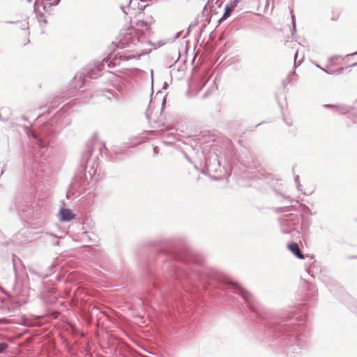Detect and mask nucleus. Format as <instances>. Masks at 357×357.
<instances>
[{
    "label": "nucleus",
    "instance_id": "nucleus-1",
    "mask_svg": "<svg viewBox=\"0 0 357 357\" xmlns=\"http://www.w3.org/2000/svg\"><path fill=\"white\" fill-rule=\"evenodd\" d=\"M157 263H162L163 276L151 275L153 289L149 294L156 301L164 302L168 308L170 304L174 308L173 301L178 307V304H181L182 291L189 292L191 288L196 289L199 282L204 288L212 286L241 296L249 309L264 322L274 340L287 344L289 351L298 353L307 345L306 337L301 333L304 317H294L289 313L274 314L240 284L206 266L202 257L190 252L181 253L174 242L169 240L166 247L160 250Z\"/></svg>",
    "mask_w": 357,
    "mask_h": 357
},
{
    "label": "nucleus",
    "instance_id": "nucleus-2",
    "mask_svg": "<svg viewBox=\"0 0 357 357\" xmlns=\"http://www.w3.org/2000/svg\"><path fill=\"white\" fill-rule=\"evenodd\" d=\"M144 33H140L131 29L129 31L121 33L118 43L113 42L110 45L111 52L101 62L94 63V69L100 71L103 69L105 63H107L108 67H114L121 64V61H129L132 59H139L141 55L127 54L124 52L116 53L115 49H123L130 47L132 45H136L144 39Z\"/></svg>",
    "mask_w": 357,
    "mask_h": 357
},
{
    "label": "nucleus",
    "instance_id": "nucleus-3",
    "mask_svg": "<svg viewBox=\"0 0 357 357\" xmlns=\"http://www.w3.org/2000/svg\"><path fill=\"white\" fill-rule=\"evenodd\" d=\"M222 147L220 149H215L213 152L206 158L205 169L202 172L215 181L220 180L225 173V167H221L220 158L222 155L226 158L227 153L225 151L222 153Z\"/></svg>",
    "mask_w": 357,
    "mask_h": 357
},
{
    "label": "nucleus",
    "instance_id": "nucleus-4",
    "mask_svg": "<svg viewBox=\"0 0 357 357\" xmlns=\"http://www.w3.org/2000/svg\"><path fill=\"white\" fill-rule=\"evenodd\" d=\"M27 135L33 139V143L40 148H45L50 145L52 135L49 126H45L38 130H29Z\"/></svg>",
    "mask_w": 357,
    "mask_h": 357
},
{
    "label": "nucleus",
    "instance_id": "nucleus-5",
    "mask_svg": "<svg viewBox=\"0 0 357 357\" xmlns=\"http://www.w3.org/2000/svg\"><path fill=\"white\" fill-rule=\"evenodd\" d=\"M281 231L283 234H288L295 229L294 227L299 223L298 215L289 213L279 218Z\"/></svg>",
    "mask_w": 357,
    "mask_h": 357
},
{
    "label": "nucleus",
    "instance_id": "nucleus-6",
    "mask_svg": "<svg viewBox=\"0 0 357 357\" xmlns=\"http://www.w3.org/2000/svg\"><path fill=\"white\" fill-rule=\"evenodd\" d=\"M47 160L46 155H42L40 152H38L33 155H29L26 161V165L31 169L33 172L42 171V168L45 165Z\"/></svg>",
    "mask_w": 357,
    "mask_h": 357
},
{
    "label": "nucleus",
    "instance_id": "nucleus-7",
    "mask_svg": "<svg viewBox=\"0 0 357 357\" xmlns=\"http://www.w3.org/2000/svg\"><path fill=\"white\" fill-rule=\"evenodd\" d=\"M242 1L243 0H231L229 3H227L225 7V11L222 17L218 20V22L220 24L229 18L231 13L235 10L238 5L242 2Z\"/></svg>",
    "mask_w": 357,
    "mask_h": 357
},
{
    "label": "nucleus",
    "instance_id": "nucleus-8",
    "mask_svg": "<svg viewBox=\"0 0 357 357\" xmlns=\"http://www.w3.org/2000/svg\"><path fill=\"white\" fill-rule=\"evenodd\" d=\"M86 73L84 72H78L75 74L71 82V86L77 89H81L86 81Z\"/></svg>",
    "mask_w": 357,
    "mask_h": 357
},
{
    "label": "nucleus",
    "instance_id": "nucleus-9",
    "mask_svg": "<svg viewBox=\"0 0 357 357\" xmlns=\"http://www.w3.org/2000/svg\"><path fill=\"white\" fill-rule=\"evenodd\" d=\"M323 107L324 108L333 109L334 111L339 114H350L351 110L353 109V107L345 105H335L331 104H326L324 105Z\"/></svg>",
    "mask_w": 357,
    "mask_h": 357
},
{
    "label": "nucleus",
    "instance_id": "nucleus-10",
    "mask_svg": "<svg viewBox=\"0 0 357 357\" xmlns=\"http://www.w3.org/2000/svg\"><path fill=\"white\" fill-rule=\"evenodd\" d=\"M287 248L291 251L297 258L303 259L305 258L304 255L300 249V247L297 243L291 242L287 245Z\"/></svg>",
    "mask_w": 357,
    "mask_h": 357
},
{
    "label": "nucleus",
    "instance_id": "nucleus-11",
    "mask_svg": "<svg viewBox=\"0 0 357 357\" xmlns=\"http://www.w3.org/2000/svg\"><path fill=\"white\" fill-rule=\"evenodd\" d=\"M60 220L62 222H68L74 218V214L69 208H61L59 211Z\"/></svg>",
    "mask_w": 357,
    "mask_h": 357
},
{
    "label": "nucleus",
    "instance_id": "nucleus-12",
    "mask_svg": "<svg viewBox=\"0 0 357 357\" xmlns=\"http://www.w3.org/2000/svg\"><path fill=\"white\" fill-rule=\"evenodd\" d=\"M99 314H102V311L100 310L99 307L96 305H93L91 303V324H92L93 320V316L96 317V320L98 321L100 317H98Z\"/></svg>",
    "mask_w": 357,
    "mask_h": 357
},
{
    "label": "nucleus",
    "instance_id": "nucleus-13",
    "mask_svg": "<svg viewBox=\"0 0 357 357\" xmlns=\"http://www.w3.org/2000/svg\"><path fill=\"white\" fill-rule=\"evenodd\" d=\"M135 3H137V8L141 11L144 10L146 8V7L148 6V5L141 4L139 2L137 1V0H135V1H134V0H130L129 4L128 5V8L135 9L133 6H135Z\"/></svg>",
    "mask_w": 357,
    "mask_h": 357
},
{
    "label": "nucleus",
    "instance_id": "nucleus-14",
    "mask_svg": "<svg viewBox=\"0 0 357 357\" xmlns=\"http://www.w3.org/2000/svg\"><path fill=\"white\" fill-rule=\"evenodd\" d=\"M88 151H89L88 148L86 147V151L82 155V160H83L84 165H81L82 171H85L86 170V167H87V163H88V162L89 160V155L87 153Z\"/></svg>",
    "mask_w": 357,
    "mask_h": 357
},
{
    "label": "nucleus",
    "instance_id": "nucleus-15",
    "mask_svg": "<svg viewBox=\"0 0 357 357\" xmlns=\"http://www.w3.org/2000/svg\"><path fill=\"white\" fill-rule=\"evenodd\" d=\"M41 298L43 300V301L47 304H52L55 302L56 298L54 297H48L46 294H43L41 296Z\"/></svg>",
    "mask_w": 357,
    "mask_h": 357
},
{
    "label": "nucleus",
    "instance_id": "nucleus-16",
    "mask_svg": "<svg viewBox=\"0 0 357 357\" xmlns=\"http://www.w3.org/2000/svg\"><path fill=\"white\" fill-rule=\"evenodd\" d=\"M137 25L141 28H144L146 30H149L150 29V24L144 20H139L137 22Z\"/></svg>",
    "mask_w": 357,
    "mask_h": 357
},
{
    "label": "nucleus",
    "instance_id": "nucleus-17",
    "mask_svg": "<svg viewBox=\"0 0 357 357\" xmlns=\"http://www.w3.org/2000/svg\"><path fill=\"white\" fill-rule=\"evenodd\" d=\"M298 52L297 51L294 55V67L295 68H296L297 66H299L302 63L304 56H303L302 58L298 61Z\"/></svg>",
    "mask_w": 357,
    "mask_h": 357
},
{
    "label": "nucleus",
    "instance_id": "nucleus-18",
    "mask_svg": "<svg viewBox=\"0 0 357 357\" xmlns=\"http://www.w3.org/2000/svg\"><path fill=\"white\" fill-rule=\"evenodd\" d=\"M47 2L45 5L43 6L44 10L46 8V6L48 5L49 7L56 6L59 3L61 0H46Z\"/></svg>",
    "mask_w": 357,
    "mask_h": 357
},
{
    "label": "nucleus",
    "instance_id": "nucleus-19",
    "mask_svg": "<svg viewBox=\"0 0 357 357\" xmlns=\"http://www.w3.org/2000/svg\"><path fill=\"white\" fill-rule=\"evenodd\" d=\"M291 20H292V28L291 29V35L294 36L296 32V18L293 14H291Z\"/></svg>",
    "mask_w": 357,
    "mask_h": 357
},
{
    "label": "nucleus",
    "instance_id": "nucleus-20",
    "mask_svg": "<svg viewBox=\"0 0 357 357\" xmlns=\"http://www.w3.org/2000/svg\"><path fill=\"white\" fill-rule=\"evenodd\" d=\"M292 206L279 207L277 208L276 211L278 213H286L291 211Z\"/></svg>",
    "mask_w": 357,
    "mask_h": 357
},
{
    "label": "nucleus",
    "instance_id": "nucleus-21",
    "mask_svg": "<svg viewBox=\"0 0 357 357\" xmlns=\"http://www.w3.org/2000/svg\"><path fill=\"white\" fill-rule=\"evenodd\" d=\"M321 70L323 71H324L327 74L333 75V74H335H335H340V73H342L343 72V70H344V68H340V69H338L337 70H334V71H328V70H326L324 68H321Z\"/></svg>",
    "mask_w": 357,
    "mask_h": 357
},
{
    "label": "nucleus",
    "instance_id": "nucleus-22",
    "mask_svg": "<svg viewBox=\"0 0 357 357\" xmlns=\"http://www.w3.org/2000/svg\"><path fill=\"white\" fill-rule=\"evenodd\" d=\"M38 20L41 26H45L47 24V20L43 15H38Z\"/></svg>",
    "mask_w": 357,
    "mask_h": 357
},
{
    "label": "nucleus",
    "instance_id": "nucleus-23",
    "mask_svg": "<svg viewBox=\"0 0 357 357\" xmlns=\"http://www.w3.org/2000/svg\"><path fill=\"white\" fill-rule=\"evenodd\" d=\"M8 347V344L6 342H0V354L3 353L7 348Z\"/></svg>",
    "mask_w": 357,
    "mask_h": 357
},
{
    "label": "nucleus",
    "instance_id": "nucleus-24",
    "mask_svg": "<svg viewBox=\"0 0 357 357\" xmlns=\"http://www.w3.org/2000/svg\"><path fill=\"white\" fill-rule=\"evenodd\" d=\"M90 241H91V255L92 252H95L93 247L98 245H97L98 241L96 240H93L91 236Z\"/></svg>",
    "mask_w": 357,
    "mask_h": 357
},
{
    "label": "nucleus",
    "instance_id": "nucleus-25",
    "mask_svg": "<svg viewBox=\"0 0 357 357\" xmlns=\"http://www.w3.org/2000/svg\"><path fill=\"white\" fill-rule=\"evenodd\" d=\"M30 272H31V273L32 275H37V276H38V277H40V278H43V279L46 278L48 276V275H47V274H45V275L40 274V275H39V274H38V273H36V271H33V270H31V271H30Z\"/></svg>",
    "mask_w": 357,
    "mask_h": 357
},
{
    "label": "nucleus",
    "instance_id": "nucleus-26",
    "mask_svg": "<svg viewBox=\"0 0 357 357\" xmlns=\"http://www.w3.org/2000/svg\"><path fill=\"white\" fill-rule=\"evenodd\" d=\"M98 149H99V151H100L101 155H102V153L103 151H105V152H107L108 151L107 149L106 148L105 144L104 143L103 144H100L99 145Z\"/></svg>",
    "mask_w": 357,
    "mask_h": 357
},
{
    "label": "nucleus",
    "instance_id": "nucleus-27",
    "mask_svg": "<svg viewBox=\"0 0 357 357\" xmlns=\"http://www.w3.org/2000/svg\"><path fill=\"white\" fill-rule=\"evenodd\" d=\"M210 4H208V3L206 4L203 9V14H208L210 12Z\"/></svg>",
    "mask_w": 357,
    "mask_h": 357
},
{
    "label": "nucleus",
    "instance_id": "nucleus-28",
    "mask_svg": "<svg viewBox=\"0 0 357 357\" xmlns=\"http://www.w3.org/2000/svg\"><path fill=\"white\" fill-rule=\"evenodd\" d=\"M295 74H296V72H295V71H292V72H291V73H289V75L288 77L287 78L286 81H287V82H290V81H291V80H290V77H291V75H295Z\"/></svg>",
    "mask_w": 357,
    "mask_h": 357
},
{
    "label": "nucleus",
    "instance_id": "nucleus-29",
    "mask_svg": "<svg viewBox=\"0 0 357 357\" xmlns=\"http://www.w3.org/2000/svg\"><path fill=\"white\" fill-rule=\"evenodd\" d=\"M27 25H28V22H23L22 24L21 28L22 29H28V26Z\"/></svg>",
    "mask_w": 357,
    "mask_h": 357
},
{
    "label": "nucleus",
    "instance_id": "nucleus-30",
    "mask_svg": "<svg viewBox=\"0 0 357 357\" xmlns=\"http://www.w3.org/2000/svg\"><path fill=\"white\" fill-rule=\"evenodd\" d=\"M93 70H94L93 69H91V75H90L91 79L97 78V76L94 75Z\"/></svg>",
    "mask_w": 357,
    "mask_h": 357
},
{
    "label": "nucleus",
    "instance_id": "nucleus-31",
    "mask_svg": "<svg viewBox=\"0 0 357 357\" xmlns=\"http://www.w3.org/2000/svg\"><path fill=\"white\" fill-rule=\"evenodd\" d=\"M158 148L157 146L153 147V153L155 155L158 154Z\"/></svg>",
    "mask_w": 357,
    "mask_h": 357
},
{
    "label": "nucleus",
    "instance_id": "nucleus-32",
    "mask_svg": "<svg viewBox=\"0 0 357 357\" xmlns=\"http://www.w3.org/2000/svg\"><path fill=\"white\" fill-rule=\"evenodd\" d=\"M301 206L304 208V210H305L306 211H310V208L306 206L305 204H301Z\"/></svg>",
    "mask_w": 357,
    "mask_h": 357
},
{
    "label": "nucleus",
    "instance_id": "nucleus-33",
    "mask_svg": "<svg viewBox=\"0 0 357 357\" xmlns=\"http://www.w3.org/2000/svg\"><path fill=\"white\" fill-rule=\"evenodd\" d=\"M299 178H299V176H298V175H296V176H295L294 180H295V182H296V183H300Z\"/></svg>",
    "mask_w": 357,
    "mask_h": 357
},
{
    "label": "nucleus",
    "instance_id": "nucleus-34",
    "mask_svg": "<svg viewBox=\"0 0 357 357\" xmlns=\"http://www.w3.org/2000/svg\"><path fill=\"white\" fill-rule=\"evenodd\" d=\"M181 36V31H178L176 33L175 38L177 39V38H180Z\"/></svg>",
    "mask_w": 357,
    "mask_h": 357
},
{
    "label": "nucleus",
    "instance_id": "nucleus-35",
    "mask_svg": "<svg viewBox=\"0 0 357 357\" xmlns=\"http://www.w3.org/2000/svg\"><path fill=\"white\" fill-rule=\"evenodd\" d=\"M284 121L285 123H286L288 126H291V121H287L286 119H284Z\"/></svg>",
    "mask_w": 357,
    "mask_h": 357
},
{
    "label": "nucleus",
    "instance_id": "nucleus-36",
    "mask_svg": "<svg viewBox=\"0 0 357 357\" xmlns=\"http://www.w3.org/2000/svg\"><path fill=\"white\" fill-rule=\"evenodd\" d=\"M15 255H13V264L14 269L15 268V263H16V259H15Z\"/></svg>",
    "mask_w": 357,
    "mask_h": 357
},
{
    "label": "nucleus",
    "instance_id": "nucleus-37",
    "mask_svg": "<svg viewBox=\"0 0 357 357\" xmlns=\"http://www.w3.org/2000/svg\"><path fill=\"white\" fill-rule=\"evenodd\" d=\"M195 26H196V24H195V25H192V24H191V25H190V26H189V28H188V31H187V35H188V34H189V32H190V29H192V27H195Z\"/></svg>",
    "mask_w": 357,
    "mask_h": 357
},
{
    "label": "nucleus",
    "instance_id": "nucleus-38",
    "mask_svg": "<svg viewBox=\"0 0 357 357\" xmlns=\"http://www.w3.org/2000/svg\"><path fill=\"white\" fill-rule=\"evenodd\" d=\"M297 184V189L299 190V191H301L302 190V185L301 183H296Z\"/></svg>",
    "mask_w": 357,
    "mask_h": 357
},
{
    "label": "nucleus",
    "instance_id": "nucleus-39",
    "mask_svg": "<svg viewBox=\"0 0 357 357\" xmlns=\"http://www.w3.org/2000/svg\"><path fill=\"white\" fill-rule=\"evenodd\" d=\"M215 4H216L218 8L221 6V3H219L218 0H216V1H215Z\"/></svg>",
    "mask_w": 357,
    "mask_h": 357
},
{
    "label": "nucleus",
    "instance_id": "nucleus-40",
    "mask_svg": "<svg viewBox=\"0 0 357 357\" xmlns=\"http://www.w3.org/2000/svg\"><path fill=\"white\" fill-rule=\"evenodd\" d=\"M215 1H216V0H208V1L207 3H208V4H210V3H215Z\"/></svg>",
    "mask_w": 357,
    "mask_h": 357
},
{
    "label": "nucleus",
    "instance_id": "nucleus-41",
    "mask_svg": "<svg viewBox=\"0 0 357 357\" xmlns=\"http://www.w3.org/2000/svg\"><path fill=\"white\" fill-rule=\"evenodd\" d=\"M167 86H168L167 83V82H165L164 86H163V89H166L167 88Z\"/></svg>",
    "mask_w": 357,
    "mask_h": 357
},
{
    "label": "nucleus",
    "instance_id": "nucleus-42",
    "mask_svg": "<svg viewBox=\"0 0 357 357\" xmlns=\"http://www.w3.org/2000/svg\"><path fill=\"white\" fill-rule=\"evenodd\" d=\"M97 139V134L96 133H93V139Z\"/></svg>",
    "mask_w": 357,
    "mask_h": 357
},
{
    "label": "nucleus",
    "instance_id": "nucleus-43",
    "mask_svg": "<svg viewBox=\"0 0 357 357\" xmlns=\"http://www.w3.org/2000/svg\"><path fill=\"white\" fill-rule=\"evenodd\" d=\"M165 103H166V98H164L162 100V107L165 105Z\"/></svg>",
    "mask_w": 357,
    "mask_h": 357
},
{
    "label": "nucleus",
    "instance_id": "nucleus-44",
    "mask_svg": "<svg viewBox=\"0 0 357 357\" xmlns=\"http://www.w3.org/2000/svg\"><path fill=\"white\" fill-rule=\"evenodd\" d=\"M121 9L123 10V12L124 13H126V11H125V7H124V6H121Z\"/></svg>",
    "mask_w": 357,
    "mask_h": 357
},
{
    "label": "nucleus",
    "instance_id": "nucleus-45",
    "mask_svg": "<svg viewBox=\"0 0 357 357\" xmlns=\"http://www.w3.org/2000/svg\"><path fill=\"white\" fill-rule=\"evenodd\" d=\"M356 54H357V51L356 52L353 53V54H348L347 56H353V55H356Z\"/></svg>",
    "mask_w": 357,
    "mask_h": 357
},
{
    "label": "nucleus",
    "instance_id": "nucleus-46",
    "mask_svg": "<svg viewBox=\"0 0 357 357\" xmlns=\"http://www.w3.org/2000/svg\"><path fill=\"white\" fill-rule=\"evenodd\" d=\"M3 174V170L0 167V176Z\"/></svg>",
    "mask_w": 357,
    "mask_h": 357
},
{
    "label": "nucleus",
    "instance_id": "nucleus-47",
    "mask_svg": "<svg viewBox=\"0 0 357 357\" xmlns=\"http://www.w3.org/2000/svg\"><path fill=\"white\" fill-rule=\"evenodd\" d=\"M19 211L24 212V211H26V208L24 207H23L22 208L19 209Z\"/></svg>",
    "mask_w": 357,
    "mask_h": 357
},
{
    "label": "nucleus",
    "instance_id": "nucleus-48",
    "mask_svg": "<svg viewBox=\"0 0 357 357\" xmlns=\"http://www.w3.org/2000/svg\"><path fill=\"white\" fill-rule=\"evenodd\" d=\"M24 234H25V231H21L20 233H19L17 236H21V235H22Z\"/></svg>",
    "mask_w": 357,
    "mask_h": 357
},
{
    "label": "nucleus",
    "instance_id": "nucleus-49",
    "mask_svg": "<svg viewBox=\"0 0 357 357\" xmlns=\"http://www.w3.org/2000/svg\"><path fill=\"white\" fill-rule=\"evenodd\" d=\"M39 3L38 1L35 2L34 7L36 8V6H38Z\"/></svg>",
    "mask_w": 357,
    "mask_h": 357
},
{
    "label": "nucleus",
    "instance_id": "nucleus-50",
    "mask_svg": "<svg viewBox=\"0 0 357 357\" xmlns=\"http://www.w3.org/2000/svg\"><path fill=\"white\" fill-rule=\"evenodd\" d=\"M354 312L357 314V305L355 307Z\"/></svg>",
    "mask_w": 357,
    "mask_h": 357
},
{
    "label": "nucleus",
    "instance_id": "nucleus-51",
    "mask_svg": "<svg viewBox=\"0 0 357 357\" xmlns=\"http://www.w3.org/2000/svg\"><path fill=\"white\" fill-rule=\"evenodd\" d=\"M351 66H352V67H353V66H357V62L354 63Z\"/></svg>",
    "mask_w": 357,
    "mask_h": 357
},
{
    "label": "nucleus",
    "instance_id": "nucleus-52",
    "mask_svg": "<svg viewBox=\"0 0 357 357\" xmlns=\"http://www.w3.org/2000/svg\"><path fill=\"white\" fill-rule=\"evenodd\" d=\"M227 144L229 146V149H228V151H229V149H231V147H230V142L227 141Z\"/></svg>",
    "mask_w": 357,
    "mask_h": 357
},
{
    "label": "nucleus",
    "instance_id": "nucleus-53",
    "mask_svg": "<svg viewBox=\"0 0 357 357\" xmlns=\"http://www.w3.org/2000/svg\"><path fill=\"white\" fill-rule=\"evenodd\" d=\"M349 258H351V259H357V256H352V257H350Z\"/></svg>",
    "mask_w": 357,
    "mask_h": 357
},
{
    "label": "nucleus",
    "instance_id": "nucleus-54",
    "mask_svg": "<svg viewBox=\"0 0 357 357\" xmlns=\"http://www.w3.org/2000/svg\"><path fill=\"white\" fill-rule=\"evenodd\" d=\"M54 292H55V291H54V289H51L50 293H51V294H54Z\"/></svg>",
    "mask_w": 357,
    "mask_h": 357
},
{
    "label": "nucleus",
    "instance_id": "nucleus-55",
    "mask_svg": "<svg viewBox=\"0 0 357 357\" xmlns=\"http://www.w3.org/2000/svg\"><path fill=\"white\" fill-rule=\"evenodd\" d=\"M185 158H187V160H188V161H190V158H188V156L187 155H185Z\"/></svg>",
    "mask_w": 357,
    "mask_h": 357
},
{
    "label": "nucleus",
    "instance_id": "nucleus-56",
    "mask_svg": "<svg viewBox=\"0 0 357 357\" xmlns=\"http://www.w3.org/2000/svg\"><path fill=\"white\" fill-rule=\"evenodd\" d=\"M86 347H89V341L87 342L86 343Z\"/></svg>",
    "mask_w": 357,
    "mask_h": 357
},
{
    "label": "nucleus",
    "instance_id": "nucleus-57",
    "mask_svg": "<svg viewBox=\"0 0 357 357\" xmlns=\"http://www.w3.org/2000/svg\"><path fill=\"white\" fill-rule=\"evenodd\" d=\"M96 171H97V168H96V169H94V171H93V174H96Z\"/></svg>",
    "mask_w": 357,
    "mask_h": 357
},
{
    "label": "nucleus",
    "instance_id": "nucleus-58",
    "mask_svg": "<svg viewBox=\"0 0 357 357\" xmlns=\"http://www.w3.org/2000/svg\"><path fill=\"white\" fill-rule=\"evenodd\" d=\"M107 92L109 93H112V91H110V90H107Z\"/></svg>",
    "mask_w": 357,
    "mask_h": 357
},
{
    "label": "nucleus",
    "instance_id": "nucleus-59",
    "mask_svg": "<svg viewBox=\"0 0 357 357\" xmlns=\"http://www.w3.org/2000/svg\"><path fill=\"white\" fill-rule=\"evenodd\" d=\"M90 153H91V155H92V153H93V150H92V149H91V148Z\"/></svg>",
    "mask_w": 357,
    "mask_h": 357
},
{
    "label": "nucleus",
    "instance_id": "nucleus-60",
    "mask_svg": "<svg viewBox=\"0 0 357 357\" xmlns=\"http://www.w3.org/2000/svg\"><path fill=\"white\" fill-rule=\"evenodd\" d=\"M100 176V174H98V178H96L95 180H98V178H99Z\"/></svg>",
    "mask_w": 357,
    "mask_h": 357
},
{
    "label": "nucleus",
    "instance_id": "nucleus-61",
    "mask_svg": "<svg viewBox=\"0 0 357 357\" xmlns=\"http://www.w3.org/2000/svg\"><path fill=\"white\" fill-rule=\"evenodd\" d=\"M90 179H91V181H92L93 179V177L91 175Z\"/></svg>",
    "mask_w": 357,
    "mask_h": 357
},
{
    "label": "nucleus",
    "instance_id": "nucleus-62",
    "mask_svg": "<svg viewBox=\"0 0 357 357\" xmlns=\"http://www.w3.org/2000/svg\"><path fill=\"white\" fill-rule=\"evenodd\" d=\"M317 68H321V69L322 68H321L319 65H317Z\"/></svg>",
    "mask_w": 357,
    "mask_h": 357
},
{
    "label": "nucleus",
    "instance_id": "nucleus-63",
    "mask_svg": "<svg viewBox=\"0 0 357 357\" xmlns=\"http://www.w3.org/2000/svg\"><path fill=\"white\" fill-rule=\"evenodd\" d=\"M93 168H94L93 167H91V171L92 169H93Z\"/></svg>",
    "mask_w": 357,
    "mask_h": 357
},
{
    "label": "nucleus",
    "instance_id": "nucleus-64",
    "mask_svg": "<svg viewBox=\"0 0 357 357\" xmlns=\"http://www.w3.org/2000/svg\"><path fill=\"white\" fill-rule=\"evenodd\" d=\"M27 1H28V2H31V0H27Z\"/></svg>",
    "mask_w": 357,
    "mask_h": 357
}]
</instances>
